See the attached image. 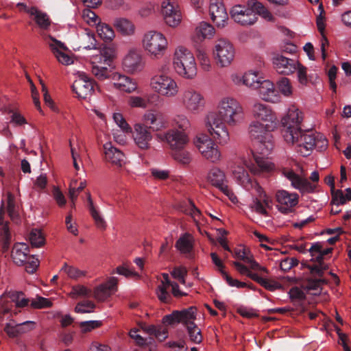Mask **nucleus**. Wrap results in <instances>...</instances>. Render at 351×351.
Wrapping results in <instances>:
<instances>
[{
  "mask_svg": "<svg viewBox=\"0 0 351 351\" xmlns=\"http://www.w3.org/2000/svg\"><path fill=\"white\" fill-rule=\"evenodd\" d=\"M217 112L207 116L206 127L210 134L219 143H226L229 139L226 125H235L243 117L240 104L232 97L223 98L218 104Z\"/></svg>",
  "mask_w": 351,
  "mask_h": 351,
  "instance_id": "obj_1",
  "label": "nucleus"
},
{
  "mask_svg": "<svg viewBox=\"0 0 351 351\" xmlns=\"http://www.w3.org/2000/svg\"><path fill=\"white\" fill-rule=\"evenodd\" d=\"M302 121V112L293 107L289 109L287 114L282 117V134L287 143L296 145L298 152L302 156L309 155L316 144V135L312 131H304L300 124Z\"/></svg>",
  "mask_w": 351,
  "mask_h": 351,
  "instance_id": "obj_2",
  "label": "nucleus"
},
{
  "mask_svg": "<svg viewBox=\"0 0 351 351\" xmlns=\"http://www.w3.org/2000/svg\"><path fill=\"white\" fill-rule=\"evenodd\" d=\"M267 130L265 123L253 121L249 127L251 139L254 141L257 152L262 156L254 154V162L247 164L249 170L255 175L268 173L273 169V164L265 158L274 149V143L270 132Z\"/></svg>",
  "mask_w": 351,
  "mask_h": 351,
  "instance_id": "obj_3",
  "label": "nucleus"
},
{
  "mask_svg": "<svg viewBox=\"0 0 351 351\" xmlns=\"http://www.w3.org/2000/svg\"><path fill=\"white\" fill-rule=\"evenodd\" d=\"M195 308L190 307L182 311H173L171 314L165 315L162 322L165 326L161 325H149L143 328V330L149 335L154 336L159 341H163L168 337L167 326H172L182 322L184 325L189 320L195 319Z\"/></svg>",
  "mask_w": 351,
  "mask_h": 351,
  "instance_id": "obj_4",
  "label": "nucleus"
},
{
  "mask_svg": "<svg viewBox=\"0 0 351 351\" xmlns=\"http://www.w3.org/2000/svg\"><path fill=\"white\" fill-rule=\"evenodd\" d=\"M173 67L180 76L192 79L197 74V67L193 53L184 47L178 48L174 53Z\"/></svg>",
  "mask_w": 351,
  "mask_h": 351,
  "instance_id": "obj_5",
  "label": "nucleus"
},
{
  "mask_svg": "<svg viewBox=\"0 0 351 351\" xmlns=\"http://www.w3.org/2000/svg\"><path fill=\"white\" fill-rule=\"evenodd\" d=\"M180 100L184 108L193 114L202 110L206 103L203 95L192 88L184 89L180 95Z\"/></svg>",
  "mask_w": 351,
  "mask_h": 351,
  "instance_id": "obj_6",
  "label": "nucleus"
},
{
  "mask_svg": "<svg viewBox=\"0 0 351 351\" xmlns=\"http://www.w3.org/2000/svg\"><path fill=\"white\" fill-rule=\"evenodd\" d=\"M207 182L218 189L225 195H226L231 202H234L237 197L228 186V180L223 171L217 167L211 168L206 176Z\"/></svg>",
  "mask_w": 351,
  "mask_h": 351,
  "instance_id": "obj_7",
  "label": "nucleus"
},
{
  "mask_svg": "<svg viewBox=\"0 0 351 351\" xmlns=\"http://www.w3.org/2000/svg\"><path fill=\"white\" fill-rule=\"evenodd\" d=\"M143 44L147 51L156 58H158L163 54L167 45V41L162 34L150 31L145 34Z\"/></svg>",
  "mask_w": 351,
  "mask_h": 351,
  "instance_id": "obj_8",
  "label": "nucleus"
},
{
  "mask_svg": "<svg viewBox=\"0 0 351 351\" xmlns=\"http://www.w3.org/2000/svg\"><path fill=\"white\" fill-rule=\"evenodd\" d=\"M150 85L159 95L168 97H174L178 92L176 82L170 77L161 74L153 77Z\"/></svg>",
  "mask_w": 351,
  "mask_h": 351,
  "instance_id": "obj_9",
  "label": "nucleus"
},
{
  "mask_svg": "<svg viewBox=\"0 0 351 351\" xmlns=\"http://www.w3.org/2000/svg\"><path fill=\"white\" fill-rule=\"evenodd\" d=\"M234 47L228 40L219 39L215 42L213 55L221 66L229 65L234 58Z\"/></svg>",
  "mask_w": 351,
  "mask_h": 351,
  "instance_id": "obj_10",
  "label": "nucleus"
},
{
  "mask_svg": "<svg viewBox=\"0 0 351 351\" xmlns=\"http://www.w3.org/2000/svg\"><path fill=\"white\" fill-rule=\"evenodd\" d=\"M195 146L202 155L212 162H217L220 160L221 153L217 146L210 138L206 135L198 136L195 141Z\"/></svg>",
  "mask_w": 351,
  "mask_h": 351,
  "instance_id": "obj_11",
  "label": "nucleus"
},
{
  "mask_svg": "<svg viewBox=\"0 0 351 351\" xmlns=\"http://www.w3.org/2000/svg\"><path fill=\"white\" fill-rule=\"evenodd\" d=\"M72 88L78 97L82 99L89 97L95 92V88L99 89L95 81L85 73H82L79 75L78 79L75 80Z\"/></svg>",
  "mask_w": 351,
  "mask_h": 351,
  "instance_id": "obj_12",
  "label": "nucleus"
},
{
  "mask_svg": "<svg viewBox=\"0 0 351 351\" xmlns=\"http://www.w3.org/2000/svg\"><path fill=\"white\" fill-rule=\"evenodd\" d=\"M162 14L167 25L175 27L182 20L180 10L175 0H167L162 4Z\"/></svg>",
  "mask_w": 351,
  "mask_h": 351,
  "instance_id": "obj_13",
  "label": "nucleus"
},
{
  "mask_svg": "<svg viewBox=\"0 0 351 351\" xmlns=\"http://www.w3.org/2000/svg\"><path fill=\"white\" fill-rule=\"evenodd\" d=\"M254 117L265 123V128L269 130H274L277 125L276 115L267 105L255 104L252 109Z\"/></svg>",
  "mask_w": 351,
  "mask_h": 351,
  "instance_id": "obj_14",
  "label": "nucleus"
},
{
  "mask_svg": "<svg viewBox=\"0 0 351 351\" xmlns=\"http://www.w3.org/2000/svg\"><path fill=\"white\" fill-rule=\"evenodd\" d=\"M278 210L283 214L293 211V208L298 204L299 196L297 193H289L285 190H280L276 194Z\"/></svg>",
  "mask_w": 351,
  "mask_h": 351,
  "instance_id": "obj_15",
  "label": "nucleus"
},
{
  "mask_svg": "<svg viewBox=\"0 0 351 351\" xmlns=\"http://www.w3.org/2000/svg\"><path fill=\"white\" fill-rule=\"evenodd\" d=\"M23 293L21 291L9 292L6 295H3L0 298V313H8L11 311L12 304L7 301L9 298L12 302L15 303V306L18 308L27 306L29 300L23 297Z\"/></svg>",
  "mask_w": 351,
  "mask_h": 351,
  "instance_id": "obj_16",
  "label": "nucleus"
},
{
  "mask_svg": "<svg viewBox=\"0 0 351 351\" xmlns=\"http://www.w3.org/2000/svg\"><path fill=\"white\" fill-rule=\"evenodd\" d=\"M230 14L234 21L241 25H252L257 20L256 14L253 10L240 5L234 6Z\"/></svg>",
  "mask_w": 351,
  "mask_h": 351,
  "instance_id": "obj_17",
  "label": "nucleus"
},
{
  "mask_svg": "<svg viewBox=\"0 0 351 351\" xmlns=\"http://www.w3.org/2000/svg\"><path fill=\"white\" fill-rule=\"evenodd\" d=\"M145 62L140 51L130 50L123 60V66L128 73H134L142 71Z\"/></svg>",
  "mask_w": 351,
  "mask_h": 351,
  "instance_id": "obj_18",
  "label": "nucleus"
},
{
  "mask_svg": "<svg viewBox=\"0 0 351 351\" xmlns=\"http://www.w3.org/2000/svg\"><path fill=\"white\" fill-rule=\"evenodd\" d=\"M273 64L278 73L290 75L296 71L298 60L283 55L276 54L273 58Z\"/></svg>",
  "mask_w": 351,
  "mask_h": 351,
  "instance_id": "obj_19",
  "label": "nucleus"
},
{
  "mask_svg": "<svg viewBox=\"0 0 351 351\" xmlns=\"http://www.w3.org/2000/svg\"><path fill=\"white\" fill-rule=\"evenodd\" d=\"M209 12L211 19L217 27H224L228 14L221 0H210Z\"/></svg>",
  "mask_w": 351,
  "mask_h": 351,
  "instance_id": "obj_20",
  "label": "nucleus"
},
{
  "mask_svg": "<svg viewBox=\"0 0 351 351\" xmlns=\"http://www.w3.org/2000/svg\"><path fill=\"white\" fill-rule=\"evenodd\" d=\"M175 247L186 258L193 260L194 254V238L189 232L182 234L175 244Z\"/></svg>",
  "mask_w": 351,
  "mask_h": 351,
  "instance_id": "obj_21",
  "label": "nucleus"
},
{
  "mask_svg": "<svg viewBox=\"0 0 351 351\" xmlns=\"http://www.w3.org/2000/svg\"><path fill=\"white\" fill-rule=\"evenodd\" d=\"M165 139L171 151L179 148H184L189 143L188 136L184 132L177 130L168 131L165 135Z\"/></svg>",
  "mask_w": 351,
  "mask_h": 351,
  "instance_id": "obj_22",
  "label": "nucleus"
},
{
  "mask_svg": "<svg viewBox=\"0 0 351 351\" xmlns=\"http://www.w3.org/2000/svg\"><path fill=\"white\" fill-rule=\"evenodd\" d=\"M117 278H110L106 283L100 285L95 289L93 296L99 302L106 300L117 290Z\"/></svg>",
  "mask_w": 351,
  "mask_h": 351,
  "instance_id": "obj_23",
  "label": "nucleus"
},
{
  "mask_svg": "<svg viewBox=\"0 0 351 351\" xmlns=\"http://www.w3.org/2000/svg\"><path fill=\"white\" fill-rule=\"evenodd\" d=\"M233 176L237 182L246 190H250L251 189L254 188L261 196V193L263 192L261 187L258 185L256 181H254L250 178L247 171L243 167H239L234 169L233 171Z\"/></svg>",
  "mask_w": 351,
  "mask_h": 351,
  "instance_id": "obj_24",
  "label": "nucleus"
},
{
  "mask_svg": "<svg viewBox=\"0 0 351 351\" xmlns=\"http://www.w3.org/2000/svg\"><path fill=\"white\" fill-rule=\"evenodd\" d=\"M105 160L118 167H122L125 163L124 154L113 147L111 143H106L104 145Z\"/></svg>",
  "mask_w": 351,
  "mask_h": 351,
  "instance_id": "obj_25",
  "label": "nucleus"
},
{
  "mask_svg": "<svg viewBox=\"0 0 351 351\" xmlns=\"http://www.w3.org/2000/svg\"><path fill=\"white\" fill-rule=\"evenodd\" d=\"M44 36L45 41L48 43L51 51L58 61L62 64H69L71 61L70 57L60 51L61 49L66 50L67 49L64 44L51 36Z\"/></svg>",
  "mask_w": 351,
  "mask_h": 351,
  "instance_id": "obj_26",
  "label": "nucleus"
},
{
  "mask_svg": "<svg viewBox=\"0 0 351 351\" xmlns=\"http://www.w3.org/2000/svg\"><path fill=\"white\" fill-rule=\"evenodd\" d=\"M152 139V134L147 126L140 123L135 125L134 141L139 148L148 149Z\"/></svg>",
  "mask_w": 351,
  "mask_h": 351,
  "instance_id": "obj_27",
  "label": "nucleus"
},
{
  "mask_svg": "<svg viewBox=\"0 0 351 351\" xmlns=\"http://www.w3.org/2000/svg\"><path fill=\"white\" fill-rule=\"evenodd\" d=\"M29 247L25 243H19L14 245L12 251V258L18 265H23L27 259H34V255H29Z\"/></svg>",
  "mask_w": 351,
  "mask_h": 351,
  "instance_id": "obj_28",
  "label": "nucleus"
},
{
  "mask_svg": "<svg viewBox=\"0 0 351 351\" xmlns=\"http://www.w3.org/2000/svg\"><path fill=\"white\" fill-rule=\"evenodd\" d=\"M260 84L261 86H258L256 89L258 90L262 99L273 103L278 100V91L271 81L263 80Z\"/></svg>",
  "mask_w": 351,
  "mask_h": 351,
  "instance_id": "obj_29",
  "label": "nucleus"
},
{
  "mask_svg": "<svg viewBox=\"0 0 351 351\" xmlns=\"http://www.w3.org/2000/svg\"><path fill=\"white\" fill-rule=\"evenodd\" d=\"M145 126L154 131H158L165 127L163 116L160 112H148L144 115Z\"/></svg>",
  "mask_w": 351,
  "mask_h": 351,
  "instance_id": "obj_30",
  "label": "nucleus"
},
{
  "mask_svg": "<svg viewBox=\"0 0 351 351\" xmlns=\"http://www.w3.org/2000/svg\"><path fill=\"white\" fill-rule=\"evenodd\" d=\"M34 323L33 322L27 321L21 324L8 323L6 324L4 330L10 337H17L19 335L27 332L33 328Z\"/></svg>",
  "mask_w": 351,
  "mask_h": 351,
  "instance_id": "obj_31",
  "label": "nucleus"
},
{
  "mask_svg": "<svg viewBox=\"0 0 351 351\" xmlns=\"http://www.w3.org/2000/svg\"><path fill=\"white\" fill-rule=\"evenodd\" d=\"M210 257L213 263L219 267L221 274L229 286L236 287L237 288H244V287L247 285L245 282H240L238 280L233 279L226 271L223 270L224 265L216 253H211Z\"/></svg>",
  "mask_w": 351,
  "mask_h": 351,
  "instance_id": "obj_32",
  "label": "nucleus"
},
{
  "mask_svg": "<svg viewBox=\"0 0 351 351\" xmlns=\"http://www.w3.org/2000/svg\"><path fill=\"white\" fill-rule=\"evenodd\" d=\"M5 215L4 204L2 202L0 208V226H1L0 235L2 240V250L5 252L8 250L10 242V233L8 227V222L3 220Z\"/></svg>",
  "mask_w": 351,
  "mask_h": 351,
  "instance_id": "obj_33",
  "label": "nucleus"
},
{
  "mask_svg": "<svg viewBox=\"0 0 351 351\" xmlns=\"http://www.w3.org/2000/svg\"><path fill=\"white\" fill-rule=\"evenodd\" d=\"M79 45L78 49H96V39L94 32L90 29H85L78 34Z\"/></svg>",
  "mask_w": 351,
  "mask_h": 351,
  "instance_id": "obj_34",
  "label": "nucleus"
},
{
  "mask_svg": "<svg viewBox=\"0 0 351 351\" xmlns=\"http://www.w3.org/2000/svg\"><path fill=\"white\" fill-rule=\"evenodd\" d=\"M289 294L294 306L298 309L300 313H304L306 311V306L305 304V293L299 287H294L290 289Z\"/></svg>",
  "mask_w": 351,
  "mask_h": 351,
  "instance_id": "obj_35",
  "label": "nucleus"
},
{
  "mask_svg": "<svg viewBox=\"0 0 351 351\" xmlns=\"http://www.w3.org/2000/svg\"><path fill=\"white\" fill-rule=\"evenodd\" d=\"M112 80L115 81L114 82V86L121 90L131 93L136 88V82L125 75L114 73Z\"/></svg>",
  "mask_w": 351,
  "mask_h": 351,
  "instance_id": "obj_36",
  "label": "nucleus"
},
{
  "mask_svg": "<svg viewBox=\"0 0 351 351\" xmlns=\"http://www.w3.org/2000/svg\"><path fill=\"white\" fill-rule=\"evenodd\" d=\"M26 11L31 16H34V20L41 29L47 30L49 29L51 22L46 13L38 10L36 7L28 8Z\"/></svg>",
  "mask_w": 351,
  "mask_h": 351,
  "instance_id": "obj_37",
  "label": "nucleus"
},
{
  "mask_svg": "<svg viewBox=\"0 0 351 351\" xmlns=\"http://www.w3.org/2000/svg\"><path fill=\"white\" fill-rule=\"evenodd\" d=\"M163 280L161 282V285L158 287L156 291L157 296L160 301L164 303H170L172 297L169 292L167 291V288L170 287L173 282L169 280V275L167 274H162Z\"/></svg>",
  "mask_w": 351,
  "mask_h": 351,
  "instance_id": "obj_38",
  "label": "nucleus"
},
{
  "mask_svg": "<svg viewBox=\"0 0 351 351\" xmlns=\"http://www.w3.org/2000/svg\"><path fill=\"white\" fill-rule=\"evenodd\" d=\"M87 195V208L89 210V213L94 219L96 226L101 229L105 230L106 228V223L104 219L100 215L97 208L95 206L93 199L91 198L90 193L88 192L86 193Z\"/></svg>",
  "mask_w": 351,
  "mask_h": 351,
  "instance_id": "obj_39",
  "label": "nucleus"
},
{
  "mask_svg": "<svg viewBox=\"0 0 351 351\" xmlns=\"http://www.w3.org/2000/svg\"><path fill=\"white\" fill-rule=\"evenodd\" d=\"M215 33L214 27L206 22H202L195 29V39L197 42L211 38Z\"/></svg>",
  "mask_w": 351,
  "mask_h": 351,
  "instance_id": "obj_40",
  "label": "nucleus"
},
{
  "mask_svg": "<svg viewBox=\"0 0 351 351\" xmlns=\"http://www.w3.org/2000/svg\"><path fill=\"white\" fill-rule=\"evenodd\" d=\"M114 25L117 30L123 35H131L134 32V26L129 20L119 18L114 20Z\"/></svg>",
  "mask_w": 351,
  "mask_h": 351,
  "instance_id": "obj_41",
  "label": "nucleus"
},
{
  "mask_svg": "<svg viewBox=\"0 0 351 351\" xmlns=\"http://www.w3.org/2000/svg\"><path fill=\"white\" fill-rule=\"evenodd\" d=\"M263 77L258 71H250L244 74L243 84L256 89L260 83L262 82Z\"/></svg>",
  "mask_w": 351,
  "mask_h": 351,
  "instance_id": "obj_42",
  "label": "nucleus"
},
{
  "mask_svg": "<svg viewBox=\"0 0 351 351\" xmlns=\"http://www.w3.org/2000/svg\"><path fill=\"white\" fill-rule=\"evenodd\" d=\"M319 9H322L321 13L324 12V10L322 8V5H320L319 7ZM317 27L319 30V32L322 34V44H321V51H322V56L323 60H325L326 58V46L328 45V40L327 38L324 35V31L325 29V25L324 23V17L322 16V14L319 16L317 17Z\"/></svg>",
  "mask_w": 351,
  "mask_h": 351,
  "instance_id": "obj_43",
  "label": "nucleus"
},
{
  "mask_svg": "<svg viewBox=\"0 0 351 351\" xmlns=\"http://www.w3.org/2000/svg\"><path fill=\"white\" fill-rule=\"evenodd\" d=\"M190 340L195 343H200L202 341L201 330L194 323L193 320H189L185 324Z\"/></svg>",
  "mask_w": 351,
  "mask_h": 351,
  "instance_id": "obj_44",
  "label": "nucleus"
},
{
  "mask_svg": "<svg viewBox=\"0 0 351 351\" xmlns=\"http://www.w3.org/2000/svg\"><path fill=\"white\" fill-rule=\"evenodd\" d=\"M171 156L176 161L184 165H189L192 160L191 153L185 147L172 150Z\"/></svg>",
  "mask_w": 351,
  "mask_h": 351,
  "instance_id": "obj_45",
  "label": "nucleus"
},
{
  "mask_svg": "<svg viewBox=\"0 0 351 351\" xmlns=\"http://www.w3.org/2000/svg\"><path fill=\"white\" fill-rule=\"evenodd\" d=\"M324 282L325 280L322 279H310L303 285V288L307 292H311V294L317 295L321 293V285Z\"/></svg>",
  "mask_w": 351,
  "mask_h": 351,
  "instance_id": "obj_46",
  "label": "nucleus"
},
{
  "mask_svg": "<svg viewBox=\"0 0 351 351\" xmlns=\"http://www.w3.org/2000/svg\"><path fill=\"white\" fill-rule=\"evenodd\" d=\"M92 73L99 81H104L106 79L112 78L114 73L105 66H93Z\"/></svg>",
  "mask_w": 351,
  "mask_h": 351,
  "instance_id": "obj_47",
  "label": "nucleus"
},
{
  "mask_svg": "<svg viewBox=\"0 0 351 351\" xmlns=\"http://www.w3.org/2000/svg\"><path fill=\"white\" fill-rule=\"evenodd\" d=\"M249 8L256 13L263 16L265 19H271V15L267 8L256 0H250L248 3Z\"/></svg>",
  "mask_w": 351,
  "mask_h": 351,
  "instance_id": "obj_48",
  "label": "nucleus"
},
{
  "mask_svg": "<svg viewBox=\"0 0 351 351\" xmlns=\"http://www.w3.org/2000/svg\"><path fill=\"white\" fill-rule=\"evenodd\" d=\"M29 240L33 247H39L45 244V239L40 230L33 229L29 235Z\"/></svg>",
  "mask_w": 351,
  "mask_h": 351,
  "instance_id": "obj_49",
  "label": "nucleus"
},
{
  "mask_svg": "<svg viewBox=\"0 0 351 351\" xmlns=\"http://www.w3.org/2000/svg\"><path fill=\"white\" fill-rule=\"evenodd\" d=\"M99 55H95V59L98 60V62L104 61L106 64H109V62L114 57V51L112 47H104L99 50Z\"/></svg>",
  "mask_w": 351,
  "mask_h": 351,
  "instance_id": "obj_50",
  "label": "nucleus"
},
{
  "mask_svg": "<svg viewBox=\"0 0 351 351\" xmlns=\"http://www.w3.org/2000/svg\"><path fill=\"white\" fill-rule=\"evenodd\" d=\"M99 36L105 40H112L114 37L113 29L107 24H100L97 27Z\"/></svg>",
  "mask_w": 351,
  "mask_h": 351,
  "instance_id": "obj_51",
  "label": "nucleus"
},
{
  "mask_svg": "<svg viewBox=\"0 0 351 351\" xmlns=\"http://www.w3.org/2000/svg\"><path fill=\"white\" fill-rule=\"evenodd\" d=\"M95 304L92 301L84 300L78 302L75 308V311L80 313H91L95 308Z\"/></svg>",
  "mask_w": 351,
  "mask_h": 351,
  "instance_id": "obj_52",
  "label": "nucleus"
},
{
  "mask_svg": "<svg viewBox=\"0 0 351 351\" xmlns=\"http://www.w3.org/2000/svg\"><path fill=\"white\" fill-rule=\"evenodd\" d=\"M294 188L302 193H313L315 190L316 185L311 184L306 179L300 178Z\"/></svg>",
  "mask_w": 351,
  "mask_h": 351,
  "instance_id": "obj_53",
  "label": "nucleus"
},
{
  "mask_svg": "<svg viewBox=\"0 0 351 351\" xmlns=\"http://www.w3.org/2000/svg\"><path fill=\"white\" fill-rule=\"evenodd\" d=\"M7 210L12 221L18 219L19 214L16 210L14 197L9 193L7 198Z\"/></svg>",
  "mask_w": 351,
  "mask_h": 351,
  "instance_id": "obj_54",
  "label": "nucleus"
},
{
  "mask_svg": "<svg viewBox=\"0 0 351 351\" xmlns=\"http://www.w3.org/2000/svg\"><path fill=\"white\" fill-rule=\"evenodd\" d=\"M331 196L332 199L330 203L336 206L343 205L348 200L346 196L341 189H335L333 192H331Z\"/></svg>",
  "mask_w": 351,
  "mask_h": 351,
  "instance_id": "obj_55",
  "label": "nucleus"
},
{
  "mask_svg": "<svg viewBox=\"0 0 351 351\" xmlns=\"http://www.w3.org/2000/svg\"><path fill=\"white\" fill-rule=\"evenodd\" d=\"M62 270L64 271L66 274L73 279H77L84 276V272L72 266H69L65 263L62 268Z\"/></svg>",
  "mask_w": 351,
  "mask_h": 351,
  "instance_id": "obj_56",
  "label": "nucleus"
},
{
  "mask_svg": "<svg viewBox=\"0 0 351 351\" xmlns=\"http://www.w3.org/2000/svg\"><path fill=\"white\" fill-rule=\"evenodd\" d=\"M113 119L117 125L125 132H131L132 128L126 122L123 115L120 113H114L113 114Z\"/></svg>",
  "mask_w": 351,
  "mask_h": 351,
  "instance_id": "obj_57",
  "label": "nucleus"
},
{
  "mask_svg": "<svg viewBox=\"0 0 351 351\" xmlns=\"http://www.w3.org/2000/svg\"><path fill=\"white\" fill-rule=\"evenodd\" d=\"M52 305V303L49 299L43 297H38L35 300H32L31 302V306L34 308H43L49 307Z\"/></svg>",
  "mask_w": 351,
  "mask_h": 351,
  "instance_id": "obj_58",
  "label": "nucleus"
},
{
  "mask_svg": "<svg viewBox=\"0 0 351 351\" xmlns=\"http://www.w3.org/2000/svg\"><path fill=\"white\" fill-rule=\"evenodd\" d=\"M91 291L83 285H76L73 287L70 293L72 298L80 296H88L90 295Z\"/></svg>",
  "mask_w": 351,
  "mask_h": 351,
  "instance_id": "obj_59",
  "label": "nucleus"
},
{
  "mask_svg": "<svg viewBox=\"0 0 351 351\" xmlns=\"http://www.w3.org/2000/svg\"><path fill=\"white\" fill-rule=\"evenodd\" d=\"M282 175L286 177L289 180L291 181L292 186L295 187L297 182L300 179V176L295 173L293 170L287 169V168H282Z\"/></svg>",
  "mask_w": 351,
  "mask_h": 351,
  "instance_id": "obj_60",
  "label": "nucleus"
},
{
  "mask_svg": "<svg viewBox=\"0 0 351 351\" xmlns=\"http://www.w3.org/2000/svg\"><path fill=\"white\" fill-rule=\"evenodd\" d=\"M8 113L10 114L11 122L18 125H21L27 123L25 117L19 112L12 109H8Z\"/></svg>",
  "mask_w": 351,
  "mask_h": 351,
  "instance_id": "obj_61",
  "label": "nucleus"
},
{
  "mask_svg": "<svg viewBox=\"0 0 351 351\" xmlns=\"http://www.w3.org/2000/svg\"><path fill=\"white\" fill-rule=\"evenodd\" d=\"M279 90L285 95L288 96L291 93V86L289 80L286 77H282L278 83Z\"/></svg>",
  "mask_w": 351,
  "mask_h": 351,
  "instance_id": "obj_62",
  "label": "nucleus"
},
{
  "mask_svg": "<svg viewBox=\"0 0 351 351\" xmlns=\"http://www.w3.org/2000/svg\"><path fill=\"white\" fill-rule=\"evenodd\" d=\"M296 67L298 81L301 84H306L308 82L306 68L304 66L302 65L298 61V66Z\"/></svg>",
  "mask_w": 351,
  "mask_h": 351,
  "instance_id": "obj_63",
  "label": "nucleus"
},
{
  "mask_svg": "<svg viewBox=\"0 0 351 351\" xmlns=\"http://www.w3.org/2000/svg\"><path fill=\"white\" fill-rule=\"evenodd\" d=\"M129 104L132 107L145 108L147 106L146 99L141 97L132 96L129 98Z\"/></svg>",
  "mask_w": 351,
  "mask_h": 351,
  "instance_id": "obj_64",
  "label": "nucleus"
}]
</instances>
